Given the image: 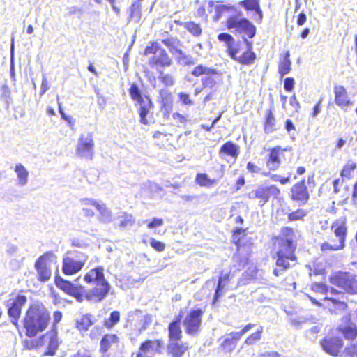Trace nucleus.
Masks as SVG:
<instances>
[{"label": "nucleus", "instance_id": "338daca9", "mask_svg": "<svg viewBox=\"0 0 357 357\" xmlns=\"http://www.w3.org/2000/svg\"><path fill=\"white\" fill-rule=\"evenodd\" d=\"M247 169L249 172L252 173H260L261 169L256 166L254 163L249 162L247 164Z\"/></svg>", "mask_w": 357, "mask_h": 357}, {"label": "nucleus", "instance_id": "c03bdc74", "mask_svg": "<svg viewBox=\"0 0 357 357\" xmlns=\"http://www.w3.org/2000/svg\"><path fill=\"white\" fill-rule=\"evenodd\" d=\"M120 320V314L118 311L111 312L108 319L105 321V326L107 328H113Z\"/></svg>", "mask_w": 357, "mask_h": 357}, {"label": "nucleus", "instance_id": "0e129e2a", "mask_svg": "<svg viewBox=\"0 0 357 357\" xmlns=\"http://www.w3.org/2000/svg\"><path fill=\"white\" fill-rule=\"evenodd\" d=\"M72 357H93L89 351L79 350Z\"/></svg>", "mask_w": 357, "mask_h": 357}, {"label": "nucleus", "instance_id": "9d476101", "mask_svg": "<svg viewBox=\"0 0 357 357\" xmlns=\"http://www.w3.org/2000/svg\"><path fill=\"white\" fill-rule=\"evenodd\" d=\"M26 297L24 295L18 294L14 300L10 299L8 301V315L12 318V323L17 326V320L21 314L22 306L26 303Z\"/></svg>", "mask_w": 357, "mask_h": 357}, {"label": "nucleus", "instance_id": "423d86ee", "mask_svg": "<svg viewBox=\"0 0 357 357\" xmlns=\"http://www.w3.org/2000/svg\"><path fill=\"white\" fill-rule=\"evenodd\" d=\"M227 28L232 33H238L252 38L256 33L255 26L246 18L241 15H233L227 20Z\"/></svg>", "mask_w": 357, "mask_h": 357}, {"label": "nucleus", "instance_id": "58836bf2", "mask_svg": "<svg viewBox=\"0 0 357 357\" xmlns=\"http://www.w3.org/2000/svg\"><path fill=\"white\" fill-rule=\"evenodd\" d=\"M255 59L256 54L253 52L246 51L238 56L237 61L242 64L250 65L254 62Z\"/></svg>", "mask_w": 357, "mask_h": 357}, {"label": "nucleus", "instance_id": "ddd939ff", "mask_svg": "<svg viewBox=\"0 0 357 357\" xmlns=\"http://www.w3.org/2000/svg\"><path fill=\"white\" fill-rule=\"evenodd\" d=\"M321 345L326 353L337 356L343 346V342L339 337H326L321 342Z\"/></svg>", "mask_w": 357, "mask_h": 357}, {"label": "nucleus", "instance_id": "1a4fd4ad", "mask_svg": "<svg viewBox=\"0 0 357 357\" xmlns=\"http://www.w3.org/2000/svg\"><path fill=\"white\" fill-rule=\"evenodd\" d=\"M203 312L200 309L191 310L183 320L185 332L191 335L198 333L202 322Z\"/></svg>", "mask_w": 357, "mask_h": 357}, {"label": "nucleus", "instance_id": "b1692460", "mask_svg": "<svg viewBox=\"0 0 357 357\" xmlns=\"http://www.w3.org/2000/svg\"><path fill=\"white\" fill-rule=\"evenodd\" d=\"M324 301H327L326 307L331 312L340 314L347 308V304L344 301H340L333 297H326Z\"/></svg>", "mask_w": 357, "mask_h": 357}, {"label": "nucleus", "instance_id": "6ab92c4d", "mask_svg": "<svg viewBox=\"0 0 357 357\" xmlns=\"http://www.w3.org/2000/svg\"><path fill=\"white\" fill-rule=\"evenodd\" d=\"M149 63L151 66L167 67L172 64V59L164 49H160L155 52V56L149 59Z\"/></svg>", "mask_w": 357, "mask_h": 357}, {"label": "nucleus", "instance_id": "2eb2a0df", "mask_svg": "<svg viewBox=\"0 0 357 357\" xmlns=\"http://www.w3.org/2000/svg\"><path fill=\"white\" fill-rule=\"evenodd\" d=\"M133 324L135 330L140 334L142 331L146 330L147 327L151 324L152 318L149 314H143L141 312L137 311L133 314Z\"/></svg>", "mask_w": 357, "mask_h": 357}, {"label": "nucleus", "instance_id": "7c9ffc66", "mask_svg": "<svg viewBox=\"0 0 357 357\" xmlns=\"http://www.w3.org/2000/svg\"><path fill=\"white\" fill-rule=\"evenodd\" d=\"M230 280V273H223L222 272L220 273L218 279V286L215 289L214 298L217 300L219 297H220L223 294V290L226 285L229 283Z\"/></svg>", "mask_w": 357, "mask_h": 357}, {"label": "nucleus", "instance_id": "a19ab883", "mask_svg": "<svg viewBox=\"0 0 357 357\" xmlns=\"http://www.w3.org/2000/svg\"><path fill=\"white\" fill-rule=\"evenodd\" d=\"M255 326L254 324H248L246 326H245L241 331L238 332H232L229 334H228V336L231 339H232L234 342L236 343L237 341H238L241 337L245 335L247 332H248L251 328H252Z\"/></svg>", "mask_w": 357, "mask_h": 357}, {"label": "nucleus", "instance_id": "09e8293b", "mask_svg": "<svg viewBox=\"0 0 357 357\" xmlns=\"http://www.w3.org/2000/svg\"><path fill=\"white\" fill-rule=\"evenodd\" d=\"M339 246H340L339 242H337V243H335L333 244L331 243H328V242H326L321 245V250L322 252H324L325 253H328L330 251L342 250L344 248V247H339Z\"/></svg>", "mask_w": 357, "mask_h": 357}, {"label": "nucleus", "instance_id": "0eeeda50", "mask_svg": "<svg viewBox=\"0 0 357 357\" xmlns=\"http://www.w3.org/2000/svg\"><path fill=\"white\" fill-rule=\"evenodd\" d=\"M94 153V141L91 132L82 134L77 141L75 154L77 157L91 160Z\"/></svg>", "mask_w": 357, "mask_h": 357}, {"label": "nucleus", "instance_id": "f8f14e48", "mask_svg": "<svg viewBox=\"0 0 357 357\" xmlns=\"http://www.w3.org/2000/svg\"><path fill=\"white\" fill-rule=\"evenodd\" d=\"M120 338L116 334L105 335L100 342L99 351L103 355L110 350H115L119 347Z\"/></svg>", "mask_w": 357, "mask_h": 357}, {"label": "nucleus", "instance_id": "774afa93", "mask_svg": "<svg viewBox=\"0 0 357 357\" xmlns=\"http://www.w3.org/2000/svg\"><path fill=\"white\" fill-rule=\"evenodd\" d=\"M260 357H280V354L276 351H265L260 354Z\"/></svg>", "mask_w": 357, "mask_h": 357}, {"label": "nucleus", "instance_id": "603ef678", "mask_svg": "<svg viewBox=\"0 0 357 357\" xmlns=\"http://www.w3.org/2000/svg\"><path fill=\"white\" fill-rule=\"evenodd\" d=\"M306 213L303 210L298 209L289 214V220L291 221L301 220Z\"/></svg>", "mask_w": 357, "mask_h": 357}, {"label": "nucleus", "instance_id": "69168bd1", "mask_svg": "<svg viewBox=\"0 0 357 357\" xmlns=\"http://www.w3.org/2000/svg\"><path fill=\"white\" fill-rule=\"evenodd\" d=\"M49 89L50 87L47 79L45 75H43L41 83V95H43Z\"/></svg>", "mask_w": 357, "mask_h": 357}, {"label": "nucleus", "instance_id": "6e6d98bb", "mask_svg": "<svg viewBox=\"0 0 357 357\" xmlns=\"http://www.w3.org/2000/svg\"><path fill=\"white\" fill-rule=\"evenodd\" d=\"M218 39L220 41L225 42L228 45H230V43H233L234 40V38L230 34L226 33H220L218 36Z\"/></svg>", "mask_w": 357, "mask_h": 357}, {"label": "nucleus", "instance_id": "4468645a", "mask_svg": "<svg viewBox=\"0 0 357 357\" xmlns=\"http://www.w3.org/2000/svg\"><path fill=\"white\" fill-rule=\"evenodd\" d=\"M342 324L337 329L347 340H354L357 337V326L354 323L351 322L350 317L347 316L343 317Z\"/></svg>", "mask_w": 357, "mask_h": 357}, {"label": "nucleus", "instance_id": "39448f33", "mask_svg": "<svg viewBox=\"0 0 357 357\" xmlns=\"http://www.w3.org/2000/svg\"><path fill=\"white\" fill-rule=\"evenodd\" d=\"M332 284L350 294H357V275L349 272H337L330 277Z\"/></svg>", "mask_w": 357, "mask_h": 357}, {"label": "nucleus", "instance_id": "c756f323", "mask_svg": "<svg viewBox=\"0 0 357 357\" xmlns=\"http://www.w3.org/2000/svg\"><path fill=\"white\" fill-rule=\"evenodd\" d=\"M240 4L248 10H254L258 15V22H261L263 13L259 6V0H243Z\"/></svg>", "mask_w": 357, "mask_h": 357}, {"label": "nucleus", "instance_id": "5701e85b", "mask_svg": "<svg viewBox=\"0 0 357 357\" xmlns=\"http://www.w3.org/2000/svg\"><path fill=\"white\" fill-rule=\"evenodd\" d=\"M187 349L188 345L181 342V340L169 342L167 346L168 352L173 357H182Z\"/></svg>", "mask_w": 357, "mask_h": 357}, {"label": "nucleus", "instance_id": "bb28decb", "mask_svg": "<svg viewBox=\"0 0 357 357\" xmlns=\"http://www.w3.org/2000/svg\"><path fill=\"white\" fill-rule=\"evenodd\" d=\"M219 154L222 156L227 155L236 159L239 154V147L232 142H227L220 148Z\"/></svg>", "mask_w": 357, "mask_h": 357}, {"label": "nucleus", "instance_id": "4d7b16f0", "mask_svg": "<svg viewBox=\"0 0 357 357\" xmlns=\"http://www.w3.org/2000/svg\"><path fill=\"white\" fill-rule=\"evenodd\" d=\"M161 48H159L157 44H152L151 46H148L144 50V54L149 55L153 54V56H155V52H158V50H160Z\"/></svg>", "mask_w": 357, "mask_h": 357}, {"label": "nucleus", "instance_id": "cd10ccee", "mask_svg": "<svg viewBox=\"0 0 357 357\" xmlns=\"http://www.w3.org/2000/svg\"><path fill=\"white\" fill-rule=\"evenodd\" d=\"M168 331L169 342L181 340L182 331L180 327V319H178L169 324Z\"/></svg>", "mask_w": 357, "mask_h": 357}, {"label": "nucleus", "instance_id": "20e7f679", "mask_svg": "<svg viewBox=\"0 0 357 357\" xmlns=\"http://www.w3.org/2000/svg\"><path fill=\"white\" fill-rule=\"evenodd\" d=\"M88 259V256L77 251H68L63 257L62 271L66 275H73L80 271Z\"/></svg>", "mask_w": 357, "mask_h": 357}, {"label": "nucleus", "instance_id": "a18cd8bd", "mask_svg": "<svg viewBox=\"0 0 357 357\" xmlns=\"http://www.w3.org/2000/svg\"><path fill=\"white\" fill-rule=\"evenodd\" d=\"M356 168V164L352 161L349 160L346 165L344 166L342 172H341V176L342 177L348 178H349L351 177V174L353 171H354Z\"/></svg>", "mask_w": 357, "mask_h": 357}, {"label": "nucleus", "instance_id": "13d9d810", "mask_svg": "<svg viewBox=\"0 0 357 357\" xmlns=\"http://www.w3.org/2000/svg\"><path fill=\"white\" fill-rule=\"evenodd\" d=\"M163 225V220L162 218H155L150 222L148 223L147 226L149 229H153L160 227Z\"/></svg>", "mask_w": 357, "mask_h": 357}, {"label": "nucleus", "instance_id": "aec40b11", "mask_svg": "<svg viewBox=\"0 0 357 357\" xmlns=\"http://www.w3.org/2000/svg\"><path fill=\"white\" fill-rule=\"evenodd\" d=\"M162 342L161 340H146L144 342L139 348V352L145 356L146 354H154L160 352Z\"/></svg>", "mask_w": 357, "mask_h": 357}, {"label": "nucleus", "instance_id": "473e14b6", "mask_svg": "<svg viewBox=\"0 0 357 357\" xmlns=\"http://www.w3.org/2000/svg\"><path fill=\"white\" fill-rule=\"evenodd\" d=\"M137 103L139 105L140 121L142 123L146 125L148 123L146 116L149 112L150 108L151 107L152 102L148 97H145L144 100Z\"/></svg>", "mask_w": 357, "mask_h": 357}, {"label": "nucleus", "instance_id": "680f3d73", "mask_svg": "<svg viewBox=\"0 0 357 357\" xmlns=\"http://www.w3.org/2000/svg\"><path fill=\"white\" fill-rule=\"evenodd\" d=\"M24 347L27 349H33L38 346V341L36 340H24Z\"/></svg>", "mask_w": 357, "mask_h": 357}, {"label": "nucleus", "instance_id": "a211bd4d", "mask_svg": "<svg viewBox=\"0 0 357 357\" xmlns=\"http://www.w3.org/2000/svg\"><path fill=\"white\" fill-rule=\"evenodd\" d=\"M291 198L294 200L306 202L309 199V193L305 185V181L295 184L291 189Z\"/></svg>", "mask_w": 357, "mask_h": 357}, {"label": "nucleus", "instance_id": "2f4dec72", "mask_svg": "<svg viewBox=\"0 0 357 357\" xmlns=\"http://www.w3.org/2000/svg\"><path fill=\"white\" fill-rule=\"evenodd\" d=\"M82 211L84 216L87 218H92L94 216V212L91 207L96 208L97 201L92 199H82L80 200Z\"/></svg>", "mask_w": 357, "mask_h": 357}, {"label": "nucleus", "instance_id": "49530a36", "mask_svg": "<svg viewBox=\"0 0 357 357\" xmlns=\"http://www.w3.org/2000/svg\"><path fill=\"white\" fill-rule=\"evenodd\" d=\"M130 95L131 98L137 102H141L145 99V98L142 96L140 90L137 85L135 84L131 85L130 88Z\"/></svg>", "mask_w": 357, "mask_h": 357}, {"label": "nucleus", "instance_id": "bf43d9fd", "mask_svg": "<svg viewBox=\"0 0 357 357\" xmlns=\"http://www.w3.org/2000/svg\"><path fill=\"white\" fill-rule=\"evenodd\" d=\"M271 178L273 181H279L282 184H286L289 182V177H282L278 174H271Z\"/></svg>", "mask_w": 357, "mask_h": 357}, {"label": "nucleus", "instance_id": "ea45409f", "mask_svg": "<svg viewBox=\"0 0 357 357\" xmlns=\"http://www.w3.org/2000/svg\"><path fill=\"white\" fill-rule=\"evenodd\" d=\"M215 73V70L208 68L206 66L199 65L196 66L192 72V74L195 76H200L202 75H211Z\"/></svg>", "mask_w": 357, "mask_h": 357}, {"label": "nucleus", "instance_id": "864d4df0", "mask_svg": "<svg viewBox=\"0 0 357 357\" xmlns=\"http://www.w3.org/2000/svg\"><path fill=\"white\" fill-rule=\"evenodd\" d=\"M150 245L158 252H162L165 248V244L153 238H150Z\"/></svg>", "mask_w": 357, "mask_h": 357}, {"label": "nucleus", "instance_id": "5fc2aeb1", "mask_svg": "<svg viewBox=\"0 0 357 357\" xmlns=\"http://www.w3.org/2000/svg\"><path fill=\"white\" fill-rule=\"evenodd\" d=\"M265 188L267 192L268 198H270V197L271 196L274 197H278L280 194V190L275 185L265 187Z\"/></svg>", "mask_w": 357, "mask_h": 357}, {"label": "nucleus", "instance_id": "9b49d317", "mask_svg": "<svg viewBox=\"0 0 357 357\" xmlns=\"http://www.w3.org/2000/svg\"><path fill=\"white\" fill-rule=\"evenodd\" d=\"M334 95L335 104L343 110L346 111L354 103L346 89L342 86L334 87Z\"/></svg>", "mask_w": 357, "mask_h": 357}, {"label": "nucleus", "instance_id": "4c0bfd02", "mask_svg": "<svg viewBox=\"0 0 357 357\" xmlns=\"http://www.w3.org/2000/svg\"><path fill=\"white\" fill-rule=\"evenodd\" d=\"M176 52H178L176 61L179 64L182 66H190L195 63V61L190 55L184 54L182 50H176Z\"/></svg>", "mask_w": 357, "mask_h": 357}, {"label": "nucleus", "instance_id": "c9c22d12", "mask_svg": "<svg viewBox=\"0 0 357 357\" xmlns=\"http://www.w3.org/2000/svg\"><path fill=\"white\" fill-rule=\"evenodd\" d=\"M119 227L121 228H130L135 223V219L131 214L123 213L119 217Z\"/></svg>", "mask_w": 357, "mask_h": 357}, {"label": "nucleus", "instance_id": "dca6fc26", "mask_svg": "<svg viewBox=\"0 0 357 357\" xmlns=\"http://www.w3.org/2000/svg\"><path fill=\"white\" fill-rule=\"evenodd\" d=\"M332 229L340 243L339 247H344V241L347 235L346 219L340 218L335 220L332 225Z\"/></svg>", "mask_w": 357, "mask_h": 357}, {"label": "nucleus", "instance_id": "79ce46f5", "mask_svg": "<svg viewBox=\"0 0 357 357\" xmlns=\"http://www.w3.org/2000/svg\"><path fill=\"white\" fill-rule=\"evenodd\" d=\"M264 328L262 326H259L257 331L249 335L245 341V344L247 345H253L257 342L259 341L261 339V334L263 333Z\"/></svg>", "mask_w": 357, "mask_h": 357}, {"label": "nucleus", "instance_id": "393cba45", "mask_svg": "<svg viewBox=\"0 0 357 357\" xmlns=\"http://www.w3.org/2000/svg\"><path fill=\"white\" fill-rule=\"evenodd\" d=\"M96 209L99 213L98 220L104 223L112 222L113 217L110 209L100 201H97Z\"/></svg>", "mask_w": 357, "mask_h": 357}, {"label": "nucleus", "instance_id": "4be33fe9", "mask_svg": "<svg viewBox=\"0 0 357 357\" xmlns=\"http://www.w3.org/2000/svg\"><path fill=\"white\" fill-rule=\"evenodd\" d=\"M102 267H97L90 270L84 277V280L88 284H96L100 280H105Z\"/></svg>", "mask_w": 357, "mask_h": 357}, {"label": "nucleus", "instance_id": "3c124183", "mask_svg": "<svg viewBox=\"0 0 357 357\" xmlns=\"http://www.w3.org/2000/svg\"><path fill=\"white\" fill-rule=\"evenodd\" d=\"M221 346L226 351L231 352L236 348V343L227 335L221 343Z\"/></svg>", "mask_w": 357, "mask_h": 357}, {"label": "nucleus", "instance_id": "de8ad7c7", "mask_svg": "<svg viewBox=\"0 0 357 357\" xmlns=\"http://www.w3.org/2000/svg\"><path fill=\"white\" fill-rule=\"evenodd\" d=\"M158 79L165 86L167 87L172 86L174 84V77L169 74L164 73L163 71L160 72Z\"/></svg>", "mask_w": 357, "mask_h": 357}, {"label": "nucleus", "instance_id": "e433bc0d", "mask_svg": "<svg viewBox=\"0 0 357 357\" xmlns=\"http://www.w3.org/2000/svg\"><path fill=\"white\" fill-rule=\"evenodd\" d=\"M130 19L138 22L141 18V4L134 2L130 8Z\"/></svg>", "mask_w": 357, "mask_h": 357}, {"label": "nucleus", "instance_id": "f257e3e1", "mask_svg": "<svg viewBox=\"0 0 357 357\" xmlns=\"http://www.w3.org/2000/svg\"><path fill=\"white\" fill-rule=\"evenodd\" d=\"M55 284L66 294L74 296L79 302L83 301L84 296L89 301L100 302L107 296L111 288L106 279L95 284V287L89 291H86L83 286L75 284L60 276L55 278Z\"/></svg>", "mask_w": 357, "mask_h": 357}, {"label": "nucleus", "instance_id": "8fccbe9b", "mask_svg": "<svg viewBox=\"0 0 357 357\" xmlns=\"http://www.w3.org/2000/svg\"><path fill=\"white\" fill-rule=\"evenodd\" d=\"M185 27L195 36H199L202 33V29L199 25L194 22H188Z\"/></svg>", "mask_w": 357, "mask_h": 357}, {"label": "nucleus", "instance_id": "37998d69", "mask_svg": "<svg viewBox=\"0 0 357 357\" xmlns=\"http://www.w3.org/2000/svg\"><path fill=\"white\" fill-rule=\"evenodd\" d=\"M275 120L271 111H268L264 125L266 133H271L274 130Z\"/></svg>", "mask_w": 357, "mask_h": 357}, {"label": "nucleus", "instance_id": "052dcab7", "mask_svg": "<svg viewBox=\"0 0 357 357\" xmlns=\"http://www.w3.org/2000/svg\"><path fill=\"white\" fill-rule=\"evenodd\" d=\"M294 79L292 77H287L284 79V87L286 91H291L294 86Z\"/></svg>", "mask_w": 357, "mask_h": 357}, {"label": "nucleus", "instance_id": "f03ea898", "mask_svg": "<svg viewBox=\"0 0 357 357\" xmlns=\"http://www.w3.org/2000/svg\"><path fill=\"white\" fill-rule=\"evenodd\" d=\"M49 319L50 314L44 307L39 305L30 307L24 321L26 335L33 337L38 332L45 330Z\"/></svg>", "mask_w": 357, "mask_h": 357}, {"label": "nucleus", "instance_id": "72a5a7b5", "mask_svg": "<svg viewBox=\"0 0 357 357\" xmlns=\"http://www.w3.org/2000/svg\"><path fill=\"white\" fill-rule=\"evenodd\" d=\"M289 56L290 53L287 51L285 52L283 58L280 61L278 72L281 77H283L285 75L288 74L291 70V62Z\"/></svg>", "mask_w": 357, "mask_h": 357}, {"label": "nucleus", "instance_id": "c85d7f7f", "mask_svg": "<svg viewBox=\"0 0 357 357\" xmlns=\"http://www.w3.org/2000/svg\"><path fill=\"white\" fill-rule=\"evenodd\" d=\"M248 197L250 199H259V206H263L269 199L265 187H259L250 192Z\"/></svg>", "mask_w": 357, "mask_h": 357}, {"label": "nucleus", "instance_id": "6e6552de", "mask_svg": "<svg viewBox=\"0 0 357 357\" xmlns=\"http://www.w3.org/2000/svg\"><path fill=\"white\" fill-rule=\"evenodd\" d=\"M54 259L55 256L52 252H46L36 260L35 268L38 280L44 282L50 278L52 275L50 262Z\"/></svg>", "mask_w": 357, "mask_h": 357}, {"label": "nucleus", "instance_id": "a878e982", "mask_svg": "<svg viewBox=\"0 0 357 357\" xmlns=\"http://www.w3.org/2000/svg\"><path fill=\"white\" fill-rule=\"evenodd\" d=\"M222 176L223 172H220L218 178H210L206 174L199 173L197 174L195 181L200 186L211 188L216 185Z\"/></svg>", "mask_w": 357, "mask_h": 357}, {"label": "nucleus", "instance_id": "f3484780", "mask_svg": "<svg viewBox=\"0 0 357 357\" xmlns=\"http://www.w3.org/2000/svg\"><path fill=\"white\" fill-rule=\"evenodd\" d=\"M286 150L287 149H282L280 146H275L271 150L266 161V166L270 170L275 171L278 169L281 164L280 155Z\"/></svg>", "mask_w": 357, "mask_h": 357}, {"label": "nucleus", "instance_id": "412c9836", "mask_svg": "<svg viewBox=\"0 0 357 357\" xmlns=\"http://www.w3.org/2000/svg\"><path fill=\"white\" fill-rule=\"evenodd\" d=\"M16 174V182L18 186H25L29 181V172L27 169L22 164L18 163L14 168Z\"/></svg>", "mask_w": 357, "mask_h": 357}, {"label": "nucleus", "instance_id": "e2e57ef3", "mask_svg": "<svg viewBox=\"0 0 357 357\" xmlns=\"http://www.w3.org/2000/svg\"><path fill=\"white\" fill-rule=\"evenodd\" d=\"M313 288L315 291L324 292L326 293L327 294L329 292L328 287L324 284H315Z\"/></svg>", "mask_w": 357, "mask_h": 357}, {"label": "nucleus", "instance_id": "f704fd0d", "mask_svg": "<svg viewBox=\"0 0 357 357\" xmlns=\"http://www.w3.org/2000/svg\"><path fill=\"white\" fill-rule=\"evenodd\" d=\"M93 323L91 315L86 314L77 319L76 326L79 331H85L88 330Z\"/></svg>", "mask_w": 357, "mask_h": 357}, {"label": "nucleus", "instance_id": "7ed1b4c3", "mask_svg": "<svg viewBox=\"0 0 357 357\" xmlns=\"http://www.w3.org/2000/svg\"><path fill=\"white\" fill-rule=\"evenodd\" d=\"M276 245L278 246L276 265L278 268L274 269L273 273L275 276H279L291 266V262H295V246L292 240L288 238H278Z\"/></svg>", "mask_w": 357, "mask_h": 357}]
</instances>
